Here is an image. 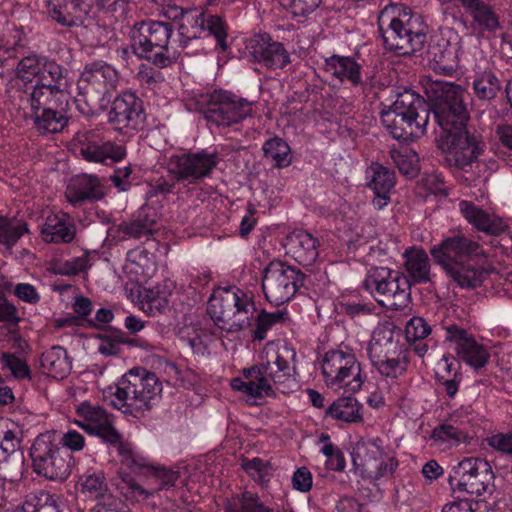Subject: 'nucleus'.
<instances>
[{
	"label": "nucleus",
	"mask_w": 512,
	"mask_h": 512,
	"mask_svg": "<svg viewBox=\"0 0 512 512\" xmlns=\"http://www.w3.org/2000/svg\"><path fill=\"white\" fill-rule=\"evenodd\" d=\"M473 89L478 98L493 99L500 89L499 80L491 72L479 73L473 81Z\"/></svg>",
	"instance_id": "49"
},
{
	"label": "nucleus",
	"mask_w": 512,
	"mask_h": 512,
	"mask_svg": "<svg viewBox=\"0 0 512 512\" xmlns=\"http://www.w3.org/2000/svg\"><path fill=\"white\" fill-rule=\"evenodd\" d=\"M313 478L311 472L305 468H298L292 477L293 488L300 492H308L312 488Z\"/></svg>",
	"instance_id": "62"
},
{
	"label": "nucleus",
	"mask_w": 512,
	"mask_h": 512,
	"mask_svg": "<svg viewBox=\"0 0 512 512\" xmlns=\"http://www.w3.org/2000/svg\"><path fill=\"white\" fill-rule=\"evenodd\" d=\"M430 253L446 275L461 288L478 287L487 277L485 256L480 245L461 234L444 238L431 247Z\"/></svg>",
	"instance_id": "4"
},
{
	"label": "nucleus",
	"mask_w": 512,
	"mask_h": 512,
	"mask_svg": "<svg viewBox=\"0 0 512 512\" xmlns=\"http://www.w3.org/2000/svg\"><path fill=\"white\" fill-rule=\"evenodd\" d=\"M446 161L464 172H471L482 182L498 169L497 162L492 158H479L484 152V144L479 139L459 138L452 140Z\"/></svg>",
	"instance_id": "14"
},
{
	"label": "nucleus",
	"mask_w": 512,
	"mask_h": 512,
	"mask_svg": "<svg viewBox=\"0 0 512 512\" xmlns=\"http://www.w3.org/2000/svg\"><path fill=\"white\" fill-rule=\"evenodd\" d=\"M265 156L270 158L278 167H286L291 162L290 147L280 138H272L263 146Z\"/></svg>",
	"instance_id": "50"
},
{
	"label": "nucleus",
	"mask_w": 512,
	"mask_h": 512,
	"mask_svg": "<svg viewBox=\"0 0 512 512\" xmlns=\"http://www.w3.org/2000/svg\"><path fill=\"white\" fill-rule=\"evenodd\" d=\"M405 266L410 278L406 279L399 272L387 267L371 269L364 281L366 289L372 295L387 297V302L378 300L386 307L398 309L407 300V290L411 282H424L429 279V260L426 252L422 249H412L405 253Z\"/></svg>",
	"instance_id": "6"
},
{
	"label": "nucleus",
	"mask_w": 512,
	"mask_h": 512,
	"mask_svg": "<svg viewBox=\"0 0 512 512\" xmlns=\"http://www.w3.org/2000/svg\"><path fill=\"white\" fill-rule=\"evenodd\" d=\"M362 404L354 397H340L327 409L326 415L345 423H359L363 420Z\"/></svg>",
	"instance_id": "38"
},
{
	"label": "nucleus",
	"mask_w": 512,
	"mask_h": 512,
	"mask_svg": "<svg viewBox=\"0 0 512 512\" xmlns=\"http://www.w3.org/2000/svg\"><path fill=\"white\" fill-rule=\"evenodd\" d=\"M388 109L408 118H415V128L420 133L424 132L430 115L429 105L413 90L404 89L399 92Z\"/></svg>",
	"instance_id": "23"
},
{
	"label": "nucleus",
	"mask_w": 512,
	"mask_h": 512,
	"mask_svg": "<svg viewBox=\"0 0 512 512\" xmlns=\"http://www.w3.org/2000/svg\"><path fill=\"white\" fill-rule=\"evenodd\" d=\"M230 512H272L259 501L256 494L251 492H244L241 497L233 498L229 503Z\"/></svg>",
	"instance_id": "52"
},
{
	"label": "nucleus",
	"mask_w": 512,
	"mask_h": 512,
	"mask_svg": "<svg viewBox=\"0 0 512 512\" xmlns=\"http://www.w3.org/2000/svg\"><path fill=\"white\" fill-rule=\"evenodd\" d=\"M295 352L286 345L269 342L260 354L259 365L243 368L240 375L230 381L231 388L247 400L256 402L273 396L275 389L288 393L297 387L290 360Z\"/></svg>",
	"instance_id": "2"
},
{
	"label": "nucleus",
	"mask_w": 512,
	"mask_h": 512,
	"mask_svg": "<svg viewBox=\"0 0 512 512\" xmlns=\"http://www.w3.org/2000/svg\"><path fill=\"white\" fill-rule=\"evenodd\" d=\"M79 419L75 423L91 435L98 436L116 445V450L121 456V462L127 467L144 465V459L134 451L132 446L120 441V435L115 430L110 416L98 405L89 401H83L76 408Z\"/></svg>",
	"instance_id": "9"
},
{
	"label": "nucleus",
	"mask_w": 512,
	"mask_h": 512,
	"mask_svg": "<svg viewBox=\"0 0 512 512\" xmlns=\"http://www.w3.org/2000/svg\"><path fill=\"white\" fill-rule=\"evenodd\" d=\"M28 344L25 340L14 337L11 340V349L14 352L7 351L3 352L1 356V367L4 371L10 372V374L17 379H25L30 376V369L24 358V353L27 351Z\"/></svg>",
	"instance_id": "30"
},
{
	"label": "nucleus",
	"mask_w": 512,
	"mask_h": 512,
	"mask_svg": "<svg viewBox=\"0 0 512 512\" xmlns=\"http://www.w3.org/2000/svg\"><path fill=\"white\" fill-rule=\"evenodd\" d=\"M103 195L100 189V181L92 175H83L74 179L67 188L66 197L69 202L75 204L82 200H95Z\"/></svg>",
	"instance_id": "37"
},
{
	"label": "nucleus",
	"mask_w": 512,
	"mask_h": 512,
	"mask_svg": "<svg viewBox=\"0 0 512 512\" xmlns=\"http://www.w3.org/2000/svg\"><path fill=\"white\" fill-rule=\"evenodd\" d=\"M14 512H60L55 496L40 492L31 494L15 506Z\"/></svg>",
	"instance_id": "44"
},
{
	"label": "nucleus",
	"mask_w": 512,
	"mask_h": 512,
	"mask_svg": "<svg viewBox=\"0 0 512 512\" xmlns=\"http://www.w3.org/2000/svg\"><path fill=\"white\" fill-rule=\"evenodd\" d=\"M402 345L395 339L394 326L392 323L385 322L379 324L373 331L371 340L367 346V354L370 362L377 361L391 351L401 348Z\"/></svg>",
	"instance_id": "29"
},
{
	"label": "nucleus",
	"mask_w": 512,
	"mask_h": 512,
	"mask_svg": "<svg viewBox=\"0 0 512 512\" xmlns=\"http://www.w3.org/2000/svg\"><path fill=\"white\" fill-rule=\"evenodd\" d=\"M431 440L434 446L444 451L467 439L463 430H458L457 427L447 422L433 430Z\"/></svg>",
	"instance_id": "45"
},
{
	"label": "nucleus",
	"mask_w": 512,
	"mask_h": 512,
	"mask_svg": "<svg viewBox=\"0 0 512 512\" xmlns=\"http://www.w3.org/2000/svg\"><path fill=\"white\" fill-rule=\"evenodd\" d=\"M366 176L373 191H390L395 184L394 173L378 163L367 169Z\"/></svg>",
	"instance_id": "47"
},
{
	"label": "nucleus",
	"mask_w": 512,
	"mask_h": 512,
	"mask_svg": "<svg viewBox=\"0 0 512 512\" xmlns=\"http://www.w3.org/2000/svg\"><path fill=\"white\" fill-rule=\"evenodd\" d=\"M162 384L155 374L143 369L124 374L115 386L103 392L104 399L126 414L150 410L159 400Z\"/></svg>",
	"instance_id": "7"
},
{
	"label": "nucleus",
	"mask_w": 512,
	"mask_h": 512,
	"mask_svg": "<svg viewBox=\"0 0 512 512\" xmlns=\"http://www.w3.org/2000/svg\"><path fill=\"white\" fill-rule=\"evenodd\" d=\"M63 102L51 104L41 110L31 112L35 125L41 133H56L61 131L67 123L65 116L54 108L61 106Z\"/></svg>",
	"instance_id": "39"
},
{
	"label": "nucleus",
	"mask_w": 512,
	"mask_h": 512,
	"mask_svg": "<svg viewBox=\"0 0 512 512\" xmlns=\"http://www.w3.org/2000/svg\"><path fill=\"white\" fill-rule=\"evenodd\" d=\"M407 353L403 347L391 351L389 355L372 362V366L382 375L388 378L401 376L407 368Z\"/></svg>",
	"instance_id": "41"
},
{
	"label": "nucleus",
	"mask_w": 512,
	"mask_h": 512,
	"mask_svg": "<svg viewBox=\"0 0 512 512\" xmlns=\"http://www.w3.org/2000/svg\"><path fill=\"white\" fill-rule=\"evenodd\" d=\"M68 82L61 76L60 79H48L43 74L42 80L35 83L34 89L30 96L31 112L41 110L43 107L67 100Z\"/></svg>",
	"instance_id": "22"
},
{
	"label": "nucleus",
	"mask_w": 512,
	"mask_h": 512,
	"mask_svg": "<svg viewBox=\"0 0 512 512\" xmlns=\"http://www.w3.org/2000/svg\"><path fill=\"white\" fill-rule=\"evenodd\" d=\"M51 16L62 25H77L88 14L89 4L84 0H46Z\"/></svg>",
	"instance_id": "28"
},
{
	"label": "nucleus",
	"mask_w": 512,
	"mask_h": 512,
	"mask_svg": "<svg viewBox=\"0 0 512 512\" xmlns=\"http://www.w3.org/2000/svg\"><path fill=\"white\" fill-rule=\"evenodd\" d=\"M446 340L468 365L481 368L487 363L489 354L486 349L477 344L464 330L456 326L447 328Z\"/></svg>",
	"instance_id": "20"
},
{
	"label": "nucleus",
	"mask_w": 512,
	"mask_h": 512,
	"mask_svg": "<svg viewBox=\"0 0 512 512\" xmlns=\"http://www.w3.org/2000/svg\"><path fill=\"white\" fill-rule=\"evenodd\" d=\"M77 493L86 500L102 501L107 498L108 487L102 472H87L81 475L75 485Z\"/></svg>",
	"instance_id": "35"
},
{
	"label": "nucleus",
	"mask_w": 512,
	"mask_h": 512,
	"mask_svg": "<svg viewBox=\"0 0 512 512\" xmlns=\"http://www.w3.org/2000/svg\"><path fill=\"white\" fill-rule=\"evenodd\" d=\"M43 74L54 80L63 76L62 68L57 63L36 55L23 58L17 68V75L24 83H38Z\"/></svg>",
	"instance_id": "27"
},
{
	"label": "nucleus",
	"mask_w": 512,
	"mask_h": 512,
	"mask_svg": "<svg viewBox=\"0 0 512 512\" xmlns=\"http://www.w3.org/2000/svg\"><path fill=\"white\" fill-rule=\"evenodd\" d=\"M469 13L472 15L474 23L483 30L495 32L500 28L499 20L492 8L480 0H477V4L472 7Z\"/></svg>",
	"instance_id": "48"
},
{
	"label": "nucleus",
	"mask_w": 512,
	"mask_h": 512,
	"mask_svg": "<svg viewBox=\"0 0 512 512\" xmlns=\"http://www.w3.org/2000/svg\"><path fill=\"white\" fill-rule=\"evenodd\" d=\"M379 28L385 45L403 54L420 50L424 45L426 35L417 30L419 18L405 5L393 4L386 6L380 13Z\"/></svg>",
	"instance_id": "8"
},
{
	"label": "nucleus",
	"mask_w": 512,
	"mask_h": 512,
	"mask_svg": "<svg viewBox=\"0 0 512 512\" xmlns=\"http://www.w3.org/2000/svg\"><path fill=\"white\" fill-rule=\"evenodd\" d=\"M91 512H130L126 505L118 498L108 495L107 498L97 502Z\"/></svg>",
	"instance_id": "60"
},
{
	"label": "nucleus",
	"mask_w": 512,
	"mask_h": 512,
	"mask_svg": "<svg viewBox=\"0 0 512 512\" xmlns=\"http://www.w3.org/2000/svg\"><path fill=\"white\" fill-rule=\"evenodd\" d=\"M302 283L298 270L282 262H272L265 269L262 288L266 299L278 306L289 301Z\"/></svg>",
	"instance_id": "16"
},
{
	"label": "nucleus",
	"mask_w": 512,
	"mask_h": 512,
	"mask_svg": "<svg viewBox=\"0 0 512 512\" xmlns=\"http://www.w3.org/2000/svg\"><path fill=\"white\" fill-rule=\"evenodd\" d=\"M142 216H147L145 209H140L130 223L120 225L124 238H140L141 236L152 232L155 220L151 219L149 223H142Z\"/></svg>",
	"instance_id": "54"
},
{
	"label": "nucleus",
	"mask_w": 512,
	"mask_h": 512,
	"mask_svg": "<svg viewBox=\"0 0 512 512\" xmlns=\"http://www.w3.org/2000/svg\"><path fill=\"white\" fill-rule=\"evenodd\" d=\"M351 456L356 472L370 480L391 476L398 465L388 447L379 438L358 442Z\"/></svg>",
	"instance_id": "11"
},
{
	"label": "nucleus",
	"mask_w": 512,
	"mask_h": 512,
	"mask_svg": "<svg viewBox=\"0 0 512 512\" xmlns=\"http://www.w3.org/2000/svg\"><path fill=\"white\" fill-rule=\"evenodd\" d=\"M246 49L254 60L271 69L283 68L289 62V55L283 45L278 42H271L267 35L252 37L248 41Z\"/></svg>",
	"instance_id": "21"
},
{
	"label": "nucleus",
	"mask_w": 512,
	"mask_h": 512,
	"mask_svg": "<svg viewBox=\"0 0 512 512\" xmlns=\"http://www.w3.org/2000/svg\"><path fill=\"white\" fill-rule=\"evenodd\" d=\"M430 333V325L421 317H412L405 326V336L408 341L423 339Z\"/></svg>",
	"instance_id": "57"
},
{
	"label": "nucleus",
	"mask_w": 512,
	"mask_h": 512,
	"mask_svg": "<svg viewBox=\"0 0 512 512\" xmlns=\"http://www.w3.org/2000/svg\"><path fill=\"white\" fill-rule=\"evenodd\" d=\"M20 445V438L18 432L8 430L0 442V463L6 462L9 456L17 453Z\"/></svg>",
	"instance_id": "58"
},
{
	"label": "nucleus",
	"mask_w": 512,
	"mask_h": 512,
	"mask_svg": "<svg viewBox=\"0 0 512 512\" xmlns=\"http://www.w3.org/2000/svg\"><path fill=\"white\" fill-rule=\"evenodd\" d=\"M80 143L77 148L80 155L89 162L106 163L107 161L119 162L126 156V150L122 145L112 142H99L88 136L78 138Z\"/></svg>",
	"instance_id": "25"
},
{
	"label": "nucleus",
	"mask_w": 512,
	"mask_h": 512,
	"mask_svg": "<svg viewBox=\"0 0 512 512\" xmlns=\"http://www.w3.org/2000/svg\"><path fill=\"white\" fill-rule=\"evenodd\" d=\"M0 489L2 490V497L6 502H12L17 496L18 482L22 477L23 473V458L21 455L15 456L14 468H10L8 465L0 468Z\"/></svg>",
	"instance_id": "42"
},
{
	"label": "nucleus",
	"mask_w": 512,
	"mask_h": 512,
	"mask_svg": "<svg viewBox=\"0 0 512 512\" xmlns=\"http://www.w3.org/2000/svg\"><path fill=\"white\" fill-rule=\"evenodd\" d=\"M487 443L493 449L512 456V432L494 434L487 438Z\"/></svg>",
	"instance_id": "61"
},
{
	"label": "nucleus",
	"mask_w": 512,
	"mask_h": 512,
	"mask_svg": "<svg viewBox=\"0 0 512 512\" xmlns=\"http://www.w3.org/2000/svg\"><path fill=\"white\" fill-rule=\"evenodd\" d=\"M424 91L430 103L429 108L443 130L441 148L446 155L452 146V140L478 138L466 129L469 113L464 104L468 95L465 89L451 82L434 80L424 85Z\"/></svg>",
	"instance_id": "5"
},
{
	"label": "nucleus",
	"mask_w": 512,
	"mask_h": 512,
	"mask_svg": "<svg viewBox=\"0 0 512 512\" xmlns=\"http://www.w3.org/2000/svg\"><path fill=\"white\" fill-rule=\"evenodd\" d=\"M494 478L488 461L469 457L452 467L449 484L454 491L480 496L493 490Z\"/></svg>",
	"instance_id": "13"
},
{
	"label": "nucleus",
	"mask_w": 512,
	"mask_h": 512,
	"mask_svg": "<svg viewBox=\"0 0 512 512\" xmlns=\"http://www.w3.org/2000/svg\"><path fill=\"white\" fill-rule=\"evenodd\" d=\"M381 121L385 128L396 139H400L404 136L406 128H410V134H421L415 128V118H408L388 108L381 111Z\"/></svg>",
	"instance_id": "43"
},
{
	"label": "nucleus",
	"mask_w": 512,
	"mask_h": 512,
	"mask_svg": "<svg viewBox=\"0 0 512 512\" xmlns=\"http://www.w3.org/2000/svg\"><path fill=\"white\" fill-rule=\"evenodd\" d=\"M174 284L165 281L154 287L143 288L139 291L142 310L150 315L163 312L169 305Z\"/></svg>",
	"instance_id": "32"
},
{
	"label": "nucleus",
	"mask_w": 512,
	"mask_h": 512,
	"mask_svg": "<svg viewBox=\"0 0 512 512\" xmlns=\"http://www.w3.org/2000/svg\"><path fill=\"white\" fill-rule=\"evenodd\" d=\"M476 419L477 415L473 409L470 406H464L454 410L450 414L448 422L457 427L458 430H463L465 432V438L468 439Z\"/></svg>",
	"instance_id": "53"
},
{
	"label": "nucleus",
	"mask_w": 512,
	"mask_h": 512,
	"mask_svg": "<svg viewBox=\"0 0 512 512\" xmlns=\"http://www.w3.org/2000/svg\"><path fill=\"white\" fill-rule=\"evenodd\" d=\"M326 71L341 82L357 86L361 83V66L349 56L333 55L325 61Z\"/></svg>",
	"instance_id": "31"
},
{
	"label": "nucleus",
	"mask_w": 512,
	"mask_h": 512,
	"mask_svg": "<svg viewBox=\"0 0 512 512\" xmlns=\"http://www.w3.org/2000/svg\"><path fill=\"white\" fill-rule=\"evenodd\" d=\"M26 232L28 227L23 221L0 215V247L10 250Z\"/></svg>",
	"instance_id": "46"
},
{
	"label": "nucleus",
	"mask_w": 512,
	"mask_h": 512,
	"mask_svg": "<svg viewBox=\"0 0 512 512\" xmlns=\"http://www.w3.org/2000/svg\"><path fill=\"white\" fill-rule=\"evenodd\" d=\"M45 242H70L75 236L72 219L65 213L49 215L41 230Z\"/></svg>",
	"instance_id": "33"
},
{
	"label": "nucleus",
	"mask_w": 512,
	"mask_h": 512,
	"mask_svg": "<svg viewBox=\"0 0 512 512\" xmlns=\"http://www.w3.org/2000/svg\"><path fill=\"white\" fill-rule=\"evenodd\" d=\"M286 253L303 266L312 265L318 257L319 241L311 233L297 229L284 243Z\"/></svg>",
	"instance_id": "24"
},
{
	"label": "nucleus",
	"mask_w": 512,
	"mask_h": 512,
	"mask_svg": "<svg viewBox=\"0 0 512 512\" xmlns=\"http://www.w3.org/2000/svg\"><path fill=\"white\" fill-rule=\"evenodd\" d=\"M109 121L116 129H136L142 121L140 100L132 92H124L114 99L109 112Z\"/></svg>",
	"instance_id": "19"
},
{
	"label": "nucleus",
	"mask_w": 512,
	"mask_h": 512,
	"mask_svg": "<svg viewBox=\"0 0 512 512\" xmlns=\"http://www.w3.org/2000/svg\"><path fill=\"white\" fill-rule=\"evenodd\" d=\"M182 338L187 339L188 343L192 348L200 347L206 344L208 334L202 328L195 326H188L182 332Z\"/></svg>",
	"instance_id": "64"
},
{
	"label": "nucleus",
	"mask_w": 512,
	"mask_h": 512,
	"mask_svg": "<svg viewBox=\"0 0 512 512\" xmlns=\"http://www.w3.org/2000/svg\"><path fill=\"white\" fill-rule=\"evenodd\" d=\"M435 376L444 385L446 393L450 397L456 394L460 376L459 363L455 358L443 356L435 366Z\"/></svg>",
	"instance_id": "40"
},
{
	"label": "nucleus",
	"mask_w": 512,
	"mask_h": 512,
	"mask_svg": "<svg viewBox=\"0 0 512 512\" xmlns=\"http://www.w3.org/2000/svg\"><path fill=\"white\" fill-rule=\"evenodd\" d=\"M41 367L48 376L63 379L70 373L72 364L66 350L55 346L43 353Z\"/></svg>",
	"instance_id": "36"
},
{
	"label": "nucleus",
	"mask_w": 512,
	"mask_h": 512,
	"mask_svg": "<svg viewBox=\"0 0 512 512\" xmlns=\"http://www.w3.org/2000/svg\"><path fill=\"white\" fill-rule=\"evenodd\" d=\"M205 118L218 126H230L244 120L252 113V103L226 90H214L203 95Z\"/></svg>",
	"instance_id": "15"
},
{
	"label": "nucleus",
	"mask_w": 512,
	"mask_h": 512,
	"mask_svg": "<svg viewBox=\"0 0 512 512\" xmlns=\"http://www.w3.org/2000/svg\"><path fill=\"white\" fill-rule=\"evenodd\" d=\"M459 210L463 217L479 231L498 234L503 230L501 221L472 202L460 201Z\"/></svg>",
	"instance_id": "34"
},
{
	"label": "nucleus",
	"mask_w": 512,
	"mask_h": 512,
	"mask_svg": "<svg viewBox=\"0 0 512 512\" xmlns=\"http://www.w3.org/2000/svg\"><path fill=\"white\" fill-rule=\"evenodd\" d=\"M159 13L172 20L180 18L175 34L172 25L164 21H143L133 26L130 46L133 53L157 67L165 68L177 61L182 50L193 39L213 35L217 44L226 49V30L222 19L198 10L184 12L173 4H158Z\"/></svg>",
	"instance_id": "1"
},
{
	"label": "nucleus",
	"mask_w": 512,
	"mask_h": 512,
	"mask_svg": "<svg viewBox=\"0 0 512 512\" xmlns=\"http://www.w3.org/2000/svg\"><path fill=\"white\" fill-rule=\"evenodd\" d=\"M321 373L325 385L335 392L356 393L366 380L356 356L343 349L325 353L321 361Z\"/></svg>",
	"instance_id": "10"
},
{
	"label": "nucleus",
	"mask_w": 512,
	"mask_h": 512,
	"mask_svg": "<svg viewBox=\"0 0 512 512\" xmlns=\"http://www.w3.org/2000/svg\"><path fill=\"white\" fill-rule=\"evenodd\" d=\"M119 81L118 72L111 65L96 62L87 65L80 75L78 88L82 94H89V88L98 94L115 89Z\"/></svg>",
	"instance_id": "18"
},
{
	"label": "nucleus",
	"mask_w": 512,
	"mask_h": 512,
	"mask_svg": "<svg viewBox=\"0 0 512 512\" xmlns=\"http://www.w3.org/2000/svg\"><path fill=\"white\" fill-rule=\"evenodd\" d=\"M15 296L28 304H37L40 300V295L36 288L29 283H18L14 287Z\"/></svg>",
	"instance_id": "63"
},
{
	"label": "nucleus",
	"mask_w": 512,
	"mask_h": 512,
	"mask_svg": "<svg viewBox=\"0 0 512 512\" xmlns=\"http://www.w3.org/2000/svg\"><path fill=\"white\" fill-rule=\"evenodd\" d=\"M392 158L399 170L408 177H414L419 171V157L417 153L404 147L399 151H393Z\"/></svg>",
	"instance_id": "51"
},
{
	"label": "nucleus",
	"mask_w": 512,
	"mask_h": 512,
	"mask_svg": "<svg viewBox=\"0 0 512 512\" xmlns=\"http://www.w3.org/2000/svg\"><path fill=\"white\" fill-rule=\"evenodd\" d=\"M242 467L255 481L261 484L266 483L271 475L270 467L258 458L244 460Z\"/></svg>",
	"instance_id": "56"
},
{
	"label": "nucleus",
	"mask_w": 512,
	"mask_h": 512,
	"mask_svg": "<svg viewBox=\"0 0 512 512\" xmlns=\"http://www.w3.org/2000/svg\"><path fill=\"white\" fill-rule=\"evenodd\" d=\"M279 4L294 17H304L320 5L322 0H278Z\"/></svg>",
	"instance_id": "55"
},
{
	"label": "nucleus",
	"mask_w": 512,
	"mask_h": 512,
	"mask_svg": "<svg viewBox=\"0 0 512 512\" xmlns=\"http://www.w3.org/2000/svg\"><path fill=\"white\" fill-rule=\"evenodd\" d=\"M140 456L144 459L145 464L142 466L134 465L133 467H129L131 470L136 471L137 469L140 468H147L151 474H153L156 478L160 480V488L171 486L177 481L178 475L176 472L164 468L148 467L146 458L143 457L142 455Z\"/></svg>",
	"instance_id": "59"
},
{
	"label": "nucleus",
	"mask_w": 512,
	"mask_h": 512,
	"mask_svg": "<svg viewBox=\"0 0 512 512\" xmlns=\"http://www.w3.org/2000/svg\"><path fill=\"white\" fill-rule=\"evenodd\" d=\"M124 271L131 281L146 283L157 271L155 256L145 247H137L127 254Z\"/></svg>",
	"instance_id": "26"
},
{
	"label": "nucleus",
	"mask_w": 512,
	"mask_h": 512,
	"mask_svg": "<svg viewBox=\"0 0 512 512\" xmlns=\"http://www.w3.org/2000/svg\"><path fill=\"white\" fill-rule=\"evenodd\" d=\"M207 311L214 323L227 332L244 330L255 320L253 337L257 340H263L267 331L284 318L281 311L258 313L253 296L236 287L215 289L209 298Z\"/></svg>",
	"instance_id": "3"
},
{
	"label": "nucleus",
	"mask_w": 512,
	"mask_h": 512,
	"mask_svg": "<svg viewBox=\"0 0 512 512\" xmlns=\"http://www.w3.org/2000/svg\"><path fill=\"white\" fill-rule=\"evenodd\" d=\"M217 162L218 158L215 154L204 151L193 154H174L168 161V170L178 179L196 181L207 176Z\"/></svg>",
	"instance_id": "17"
},
{
	"label": "nucleus",
	"mask_w": 512,
	"mask_h": 512,
	"mask_svg": "<svg viewBox=\"0 0 512 512\" xmlns=\"http://www.w3.org/2000/svg\"><path fill=\"white\" fill-rule=\"evenodd\" d=\"M53 435H39L32 447L31 458L34 471L53 481L66 480L72 471V457L58 444L53 442Z\"/></svg>",
	"instance_id": "12"
}]
</instances>
